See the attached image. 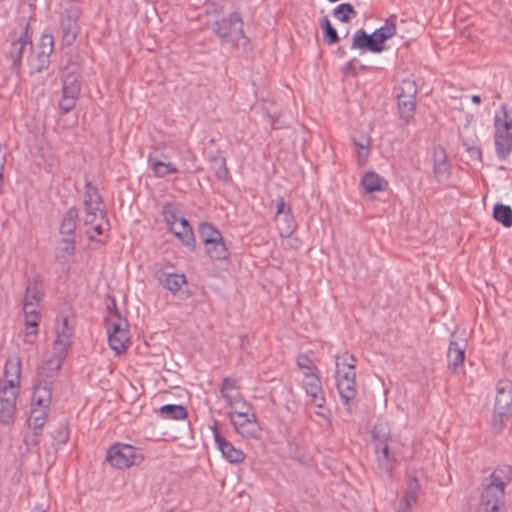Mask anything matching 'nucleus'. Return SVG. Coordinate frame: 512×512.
Returning a JSON list of instances; mask_svg holds the SVG:
<instances>
[{"label": "nucleus", "mask_w": 512, "mask_h": 512, "mask_svg": "<svg viewBox=\"0 0 512 512\" xmlns=\"http://www.w3.org/2000/svg\"><path fill=\"white\" fill-rule=\"evenodd\" d=\"M512 481V467L504 465L494 469L485 478L480 496V512H503L505 487Z\"/></svg>", "instance_id": "nucleus-1"}, {"label": "nucleus", "mask_w": 512, "mask_h": 512, "mask_svg": "<svg viewBox=\"0 0 512 512\" xmlns=\"http://www.w3.org/2000/svg\"><path fill=\"white\" fill-rule=\"evenodd\" d=\"M336 386L342 404L348 414H352L356 396L355 365L353 354H336Z\"/></svg>", "instance_id": "nucleus-2"}, {"label": "nucleus", "mask_w": 512, "mask_h": 512, "mask_svg": "<svg viewBox=\"0 0 512 512\" xmlns=\"http://www.w3.org/2000/svg\"><path fill=\"white\" fill-rule=\"evenodd\" d=\"M107 309L106 328L109 345L114 352H124L130 340L129 323L127 319L120 314L114 299H112L111 304L107 306Z\"/></svg>", "instance_id": "nucleus-3"}, {"label": "nucleus", "mask_w": 512, "mask_h": 512, "mask_svg": "<svg viewBox=\"0 0 512 512\" xmlns=\"http://www.w3.org/2000/svg\"><path fill=\"white\" fill-rule=\"evenodd\" d=\"M198 233L205 246V252L211 259H227L228 249L219 229L211 223L201 222L198 225Z\"/></svg>", "instance_id": "nucleus-4"}, {"label": "nucleus", "mask_w": 512, "mask_h": 512, "mask_svg": "<svg viewBox=\"0 0 512 512\" xmlns=\"http://www.w3.org/2000/svg\"><path fill=\"white\" fill-rule=\"evenodd\" d=\"M503 118L495 117V148L500 159H506L512 151V110L502 106Z\"/></svg>", "instance_id": "nucleus-5"}, {"label": "nucleus", "mask_w": 512, "mask_h": 512, "mask_svg": "<svg viewBox=\"0 0 512 512\" xmlns=\"http://www.w3.org/2000/svg\"><path fill=\"white\" fill-rule=\"evenodd\" d=\"M52 393L48 391L46 386L35 388L33 390L29 425L33 430H42L50 410Z\"/></svg>", "instance_id": "nucleus-6"}, {"label": "nucleus", "mask_w": 512, "mask_h": 512, "mask_svg": "<svg viewBox=\"0 0 512 512\" xmlns=\"http://www.w3.org/2000/svg\"><path fill=\"white\" fill-rule=\"evenodd\" d=\"M372 436L375 441V452L377 454L378 467L391 477L396 460L390 454L389 446L387 444L389 435L385 431V426L383 424L375 425L372 430Z\"/></svg>", "instance_id": "nucleus-7"}, {"label": "nucleus", "mask_w": 512, "mask_h": 512, "mask_svg": "<svg viewBox=\"0 0 512 512\" xmlns=\"http://www.w3.org/2000/svg\"><path fill=\"white\" fill-rule=\"evenodd\" d=\"M106 460L112 466L124 469L138 465L143 460V456L129 444L116 443L107 451Z\"/></svg>", "instance_id": "nucleus-8"}, {"label": "nucleus", "mask_w": 512, "mask_h": 512, "mask_svg": "<svg viewBox=\"0 0 512 512\" xmlns=\"http://www.w3.org/2000/svg\"><path fill=\"white\" fill-rule=\"evenodd\" d=\"M65 354H48L47 358L41 361L37 369V376L34 383V389L46 386L49 392L58 375Z\"/></svg>", "instance_id": "nucleus-9"}, {"label": "nucleus", "mask_w": 512, "mask_h": 512, "mask_svg": "<svg viewBox=\"0 0 512 512\" xmlns=\"http://www.w3.org/2000/svg\"><path fill=\"white\" fill-rule=\"evenodd\" d=\"M217 35L226 43L237 45L245 38L243 20L238 12H232L228 18L215 22Z\"/></svg>", "instance_id": "nucleus-10"}, {"label": "nucleus", "mask_w": 512, "mask_h": 512, "mask_svg": "<svg viewBox=\"0 0 512 512\" xmlns=\"http://www.w3.org/2000/svg\"><path fill=\"white\" fill-rule=\"evenodd\" d=\"M234 431L245 439L259 440L262 435V427L258 421L254 408L240 415H235L231 421Z\"/></svg>", "instance_id": "nucleus-11"}, {"label": "nucleus", "mask_w": 512, "mask_h": 512, "mask_svg": "<svg viewBox=\"0 0 512 512\" xmlns=\"http://www.w3.org/2000/svg\"><path fill=\"white\" fill-rule=\"evenodd\" d=\"M80 90V76L74 72L65 73L62 79V96L59 100V108L63 114L75 107Z\"/></svg>", "instance_id": "nucleus-12"}, {"label": "nucleus", "mask_w": 512, "mask_h": 512, "mask_svg": "<svg viewBox=\"0 0 512 512\" xmlns=\"http://www.w3.org/2000/svg\"><path fill=\"white\" fill-rule=\"evenodd\" d=\"M29 25L25 24L21 32L11 40L9 50L7 52L8 58L11 60V69L18 73L22 64L23 54L27 47L32 48V40L28 33Z\"/></svg>", "instance_id": "nucleus-13"}, {"label": "nucleus", "mask_w": 512, "mask_h": 512, "mask_svg": "<svg viewBox=\"0 0 512 512\" xmlns=\"http://www.w3.org/2000/svg\"><path fill=\"white\" fill-rule=\"evenodd\" d=\"M54 48V38L51 34H43L37 46L35 55L29 57V65L33 72L40 73L50 64V56Z\"/></svg>", "instance_id": "nucleus-14"}, {"label": "nucleus", "mask_w": 512, "mask_h": 512, "mask_svg": "<svg viewBox=\"0 0 512 512\" xmlns=\"http://www.w3.org/2000/svg\"><path fill=\"white\" fill-rule=\"evenodd\" d=\"M79 16L80 10L76 5H70L64 10L61 16L60 25L62 30V39L67 45H71L76 40L79 32Z\"/></svg>", "instance_id": "nucleus-15"}, {"label": "nucleus", "mask_w": 512, "mask_h": 512, "mask_svg": "<svg viewBox=\"0 0 512 512\" xmlns=\"http://www.w3.org/2000/svg\"><path fill=\"white\" fill-rule=\"evenodd\" d=\"M19 389L0 384V423L9 424L16 411Z\"/></svg>", "instance_id": "nucleus-16"}, {"label": "nucleus", "mask_w": 512, "mask_h": 512, "mask_svg": "<svg viewBox=\"0 0 512 512\" xmlns=\"http://www.w3.org/2000/svg\"><path fill=\"white\" fill-rule=\"evenodd\" d=\"M303 375V387L306 394L311 398V403L317 408H323L325 404V397L320 377L317 373L313 372H303Z\"/></svg>", "instance_id": "nucleus-17"}, {"label": "nucleus", "mask_w": 512, "mask_h": 512, "mask_svg": "<svg viewBox=\"0 0 512 512\" xmlns=\"http://www.w3.org/2000/svg\"><path fill=\"white\" fill-rule=\"evenodd\" d=\"M74 326L68 319L63 317L56 326V338L53 343L55 352H67L72 345Z\"/></svg>", "instance_id": "nucleus-18"}, {"label": "nucleus", "mask_w": 512, "mask_h": 512, "mask_svg": "<svg viewBox=\"0 0 512 512\" xmlns=\"http://www.w3.org/2000/svg\"><path fill=\"white\" fill-rule=\"evenodd\" d=\"M213 434L218 449L228 462L238 464L244 461V452L240 449H237L231 442L227 441L223 436H221L216 425L213 428Z\"/></svg>", "instance_id": "nucleus-19"}, {"label": "nucleus", "mask_w": 512, "mask_h": 512, "mask_svg": "<svg viewBox=\"0 0 512 512\" xmlns=\"http://www.w3.org/2000/svg\"><path fill=\"white\" fill-rule=\"evenodd\" d=\"M433 170L438 182L447 181L450 177L451 168L448 157L445 149L441 146H436L433 149Z\"/></svg>", "instance_id": "nucleus-20"}, {"label": "nucleus", "mask_w": 512, "mask_h": 512, "mask_svg": "<svg viewBox=\"0 0 512 512\" xmlns=\"http://www.w3.org/2000/svg\"><path fill=\"white\" fill-rule=\"evenodd\" d=\"M21 376V360L18 356L9 357L4 366V377L0 384L19 389Z\"/></svg>", "instance_id": "nucleus-21"}, {"label": "nucleus", "mask_w": 512, "mask_h": 512, "mask_svg": "<svg viewBox=\"0 0 512 512\" xmlns=\"http://www.w3.org/2000/svg\"><path fill=\"white\" fill-rule=\"evenodd\" d=\"M396 20L395 15H391L385 22V24L376 29L371 35L372 40L378 49H375V53H381L385 49V41L396 34Z\"/></svg>", "instance_id": "nucleus-22"}, {"label": "nucleus", "mask_w": 512, "mask_h": 512, "mask_svg": "<svg viewBox=\"0 0 512 512\" xmlns=\"http://www.w3.org/2000/svg\"><path fill=\"white\" fill-rule=\"evenodd\" d=\"M44 291L39 276H33L27 280L23 302H32L42 305Z\"/></svg>", "instance_id": "nucleus-23"}, {"label": "nucleus", "mask_w": 512, "mask_h": 512, "mask_svg": "<svg viewBox=\"0 0 512 512\" xmlns=\"http://www.w3.org/2000/svg\"><path fill=\"white\" fill-rule=\"evenodd\" d=\"M419 489L420 485L418 479L415 477L409 478L405 494L397 509L398 512H406L412 505L416 504Z\"/></svg>", "instance_id": "nucleus-24"}, {"label": "nucleus", "mask_w": 512, "mask_h": 512, "mask_svg": "<svg viewBox=\"0 0 512 512\" xmlns=\"http://www.w3.org/2000/svg\"><path fill=\"white\" fill-rule=\"evenodd\" d=\"M157 277L160 284L174 294L180 292L183 285H187L183 274L160 272Z\"/></svg>", "instance_id": "nucleus-25"}, {"label": "nucleus", "mask_w": 512, "mask_h": 512, "mask_svg": "<svg viewBox=\"0 0 512 512\" xmlns=\"http://www.w3.org/2000/svg\"><path fill=\"white\" fill-rule=\"evenodd\" d=\"M361 185L367 193L383 191L386 189L387 181L375 172H367L361 180Z\"/></svg>", "instance_id": "nucleus-26"}, {"label": "nucleus", "mask_w": 512, "mask_h": 512, "mask_svg": "<svg viewBox=\"0 0 512 512\" xmlns=\"http://www.w3.org/2000/svg\"><path fill=\"white\" fill-rule=\"evenodd\" d=\"M399 115L402 120L408 122L413 118L416 108V97H406V95H396Z\"/></svg>", "instance_id": "nucleus-27"}, {"label": "nucleus", "mask_w": 512, "mask_h": 512, "mask_svg": "<svg viewBox=\"0 0 512 512\" xmlns=\"http://www.w3.org/2000/svg\"><path fill=\"white\" fill-rule=\"evenodd\" d=\"M171 230L179 237L184 244H189L192 239V227L189 221L184 217L177 220H171Z\"/></svg>", "instance_id": "nucleus-28"}, {"label": "nucleus", "mask_w": 512, "mask_h": 512, "mask_svg": "<svg viewBox=\"0 0 512 512\" xmlns=\"http://www.w3.org/2000/svg\"><path fill=\"white\" fill-rule=\"evenodd\" d=\"M276 226L281 237H289L296 228V222L291 213L290 208H287L286 213L279 218H275Z\"/></svg>", "instance_id": "nucleus-29"}, {"label": "nucleus", "mask_w": 512, "mask_h": 512, "mask_svg": "<svg viewBox=\"0 0 512 512\" xmlns=\"http://www.w3.org/2000/svg\"><path fill=\"white\" fill-rule=\"evenodd\" d=\"M351 48L364 49L372 53H375V49H378L373 43L372 35H368L363 29H359L355 32L352 39Z\"/></svg>", "instance_id": "nucleus-30"}, {"label": "nucleus", "mask_w": 512, "mask_h": 512, "mask_svg": "<svg viewBox=\"0 0 512 512\" xmlns=\"http://www.w3.org/2000/svg\"><path fill=\"white\" fill-rule=\"evenodd\" d=\"M78 212L76 208H70L64 215L60 225V233L66 235L67 238H74V231L76 229V221Z\"/></svg>", "instance_id": "nucleus-31"}, {"label": "nucleus", "mask_w": 512, "mask_h": 512, "mask_svg": "<svg viewBox=\"0 0 512 512\" xmlns=\"http://www.w3.org/2000/svg\"><path fill=\"white\" fill-rule=\"evenodd\" d=\"M226 406L229 407L227 415L229 417L230 422L234 420L235 415H240L245 411L253 408L252 404L246 401L242 395L233 398L231 401H227Z\"/></svg>", "instance_id": "nucleus-32"}, {"label": "nucleus", "mask_w": 512, "mask_h": 512, "mask_svg": "<svg viewBox=\"0 0 512 512\" xmlns=\"http://www.w3.org/2000/svg\"><path fill=\"white\" fill-rule=\"evenodd\" d=\"M493 218L505 228L512 227V208L502 203L495 204L493 208Z\"/></svg>", "instance_id": "nucleus-33"}, {"label": "nucleus", "mask_w": 512, "mask_h": 512, "mask_svg": "<svg viewBox=\"0 0 512 512\" xmlns=\"http://www.w3.org/2000/svg\"><path fill=\"white\" fill-rule=\"evenodd\" d=\"M353 143L358 148L357 158L360 164L366 162L369 156L371 139L367 134H359L353 137Z\"/></svg>", "instance_id": "nucleus-34"}, {"label": "nucleus", "mask_w": 512, "mask_h": 512, "mask_svg": "<svg viewBox=\"0 0 512 512\" xmlns=\"http://www.w3.org/2000/svg\"><path fill=\"white\" fill-rule=\"evenodd\" d=\"M160 416L165 419L180 420L187 417L188 412L182 405L167 404L159 409Z\"/></svg>", "instance_id": "nucleus-35"}, {"label": "nucleus", "mask_w": 512, "mask_h": 512, "mask_svg": "<svg viewBox=\"0 0 512 512\" xmlns=\"http://www.w3.org/2000/svg\"><path fill=\"white\" fill-rule=\"evenodd\" d=\"M42 305L34 304L32 302H23V313L25 322L32 326L36 325V321L41 320Z\"/></svg>", "instance_id": "nucleus-36"}, {"label": "nucleus", "mask_w": 512, "mask_h": 512, "mask_svg": "<svg viewBox=\"0 0 512 512\" xmlns=\"http://www.w3.org/2000/svg\"><path fill=\"white\" fill-rule=\"evenodd\" d=\"M84 204L85 210H91L94 207H103L102 198L98 189L93 187L90 183L86 184Z\"/></svg>", "instance_id": "nucleus-37"}, {"label": "nucleus", "mask_w": 512, "mask_h": 512, "mask_svg": "<svg viewBox=\"0 0 512 512\" xmlns=\"http://www.w3.org/2000/svg\"><path fill=\"white\" fill-rule=\"evenodd\" d=\"M220 391L225 402L241 395L237 382L229 377L223 378Z\"/></svg>", "instance_id": "nucleus-38"}, {"label": "nucleus", "mask_w": 512, "mask_h": 512, "mask_svg": "<svg viewBox=\"0 0 512 512\" xmlns=\"http://www.w3.org/2000/svg\"><path fill=\"white\" fill-rule=\"evenodd\" d=\"M512 405V395L510 390L505 387H497V395L495 398V410H508Z\"/></svg>", "instance_id": "nucleus-39"}, {"label": "nucleus", "mask_w": 512, "mask_h": 512, "mask_svg": "<svg viewBox=\"0 0 512 512\" xmlns=\"http://www.w3.org/2000/svg\"><path fill=\"white\" fill-rule=\"evenodd\" d=\"M321 29L323 30L324 40L329 45H333L339 41V36L336 29L331 25L327 16L321 18Z\"/></svg>", "instance_id": "nucleus-40"}, {"label": "nucleus", "mask_w": 512, "mask_h": 512, "mask_svg": "<svg viewBox=\"0 0 512 512\" xmlns=\"http://www.w3.org/2000/svg\"><path fill=\"white\" fill-rule=\"evenodd\" d=\"M357 12L350 3H341L333 10V15L341 22H349L352 17H355Z\"/></svg>", "instance_id": "nucleus-41"}, {"label": "nucleus", "mask_w": 512, "mask_h": 512, "mask_svg": "<svg viewBox=\"0 0 512 512\" xmlns=\"http://www.w3.org/2000/svg\"><path fill=\"white\" fill-rule=\"evenodd\" d=\"M396 95H406V97H411L417 95V85L416 82L411 78H404L398 87L395 88Z\"/></svg>", "instance_id": "nucleus-42"}, {"label": "nucleus", "mask_w": 512, "mask_h": 512, "mask_svg": "<svg viewBox=\"0 0 512 512\" xmlns=\"http://www.w3.org/2000/svg\"><path fill=\"white\" fill-rule=\"evenodd\" d=\"M468 348L467 339L463 334L452 333L448 347V352H466Z\"/></svg>", "instance_id": "nucleus-43"}, {"label": "nucleus", "mask_w": 512, "mask_h": 512, "mask_svg": "<svg viewBox=\"0 0 512 512\" xmlns=\"http://www.w3.org/2000/svg\"><path fill=\"white\" fill-rule=\"evenodd\" d=\"M213 168L215 170L218 179L227 182L230 179L229 170L226 166V160L224 157H216L213 159Z\"/></svg>", "instance_id": "nucleus-44"}, {"label": "nucleus", "mask_w": 512, "mask_h": 512, "mask_svg": "<svg viewBox=\"0 0 512 512\" xmlns=\"http://www.w3.org/2000/svg\"><path fill=\"white\" fill-rule=\"evenodd\" d=\"M149 164L157 177H163L173 171L170 163L157 160L153 157L149 158Z\"/></svg>", "instance_id": "nucleus-45"}, {"label": "nucleus", "mask_w": 512, "mask_h": 512, "mask_svg": "<svg viewBox=\"0 0 512 512\" xmlns=\"http://www.w3.org/2000/svg\"><path fill=\"white\" fill-rule=\"evenodd\" d=\"M86 216L84 218L85 225H93L106 218V211L104 207H94L91 210H85Z\"/></svg>", "instance_id": "nucleus-46"}, {"label": "nucleus", "mask_w": 512, "mask_h": 512, "mask_svg": "<svg viewBox=\"0 0 512 512\" xmlns=\"http://www.w3.org/2000/svg\"><path fill=\"white\" fill-rule=\"evenodd\" d=\"M75 241L74 238H64L58 247V256L61 258H67L74 254Z\"/></svg>", "instance_id": "nucleus-47"}, {"label": "nucleus", "mask_w": 512, "mask_h": 512, "mask_svg": "<svg viewBox=\"0 0 512 512\" xmlns=\"http://www.w3.org/2000/svg\"><path fill=\"white\" fill-rule=\"evenodd\" d=\"M297 366L302 369L303 372H318L314 362L306 354H299L297 357Z\"/></svg>", "instance_id": "nucleus-48"}, {"label": "nucleus", "mask_w": 512, "mask_h": 512, "mask_svg": "<svg viewBox=\"0 0 512 512\" xmlns=\"http://www.w3.org/2000/svg\"><path fill=\"white\" fill-rule=\"evenodd\" d=\"M53 439L57 445H64L69 440V429L67 425L61 424L58 428L53 432Z\"/></svg>", "instance_id": "nucleus-49"}, {"label": "nucleus", "mask_w": 512, "mask_h": 512, "mask_svg": "<svg viewBox=\"0 0 512 512\" xmlns=\"http://www.w3.org/2000/svg\"><path fill=\"white\" fill-rule=\"evenodd\" d=\"M41 430H34L32 434H26L24 436V444L26 446L25 451L29 452L32 447L37 446L40 441Z\"/></svg>", "instance_id": "nucleus-50"}, {"label": "nucleus", "mask_w": 512, "mask_h": 512, "mask_svg": "<svg viewBox=\"0 0 512 512\" xmlns=\"http://www.w3.org/2000/svg\"><path fill=\"white\" fill-rule=\"evenodd\" d=\"M465 355L466 354H455V357L453 358L452 361L449 362V369H451V371L453 373H456L458 368L461 367L464 363V360H465Z\"/></svg>", "instance_id": "nucleus-51"}, {"label": "nucleus", "mask_w": 512, "mask_h": 512, "mask_svg": "<svg viewBox=\"0 0 512 512\" xmlns=\"http://www.w3.org/2000/svg\"><path fill=\"white\" fill-rule=\"evenodd\" d=\"M274 202H275V205H276L275 218H279L281 215H283L287 211L286 203H285V201H284V199L282 197H279Z\"/></svg>", "instance_id": "nucleus-52"}, {"label": "nucleus", "mask_w": 512, "mask_h": 512, "mask_svg": "<svg viewBox=\"0 0 512 512\" xmlns=\"http://www.w3.org/2000/svg\"><path fill=\"white\" fill-rule=\"evenodd\" d=\"M467 152L469 153L470 157L475 160L481 161L482 159V152L481 149L478 146H468Z\"/></svg>", "instance_id": "nucleus-53"}, {"label": "nucleus", "mask_w": 512, "mask_h": 512, "mask_svg": "<svg viewBox=\"0 0 512 512\" xmlns=\"http://www.w3.org/2000/svg\"><path fill=\"white\" fill-rule=\"evenodd\" d=\"M107 225H108V223H107V220L105 218L102 221L97 222V223H95V224H93L91 226H92V229H93V231L95 232L96 235H102L104 233Z\"/></svg>", "instance_id": "nucleus-54"}, {"label": "nucleus", "mask_w": 512, "mask_h": 512, "mask_svg": "<svg viewBox=\"0 0 512 512\" xmlns=\"http://www.w3.org/2000/svg\"><path fill=\"white\" fill-rule=\"evenodd\" d=\"M494 413V425L499 422L501 426L508 418L506 410H494Z\"/></svg>", "instance_id": "nucleus-55"}, {"label": "nucleus", "mask_w": 512, "mask_h": 512, "mask_svg": "<svg viewBox=\"0 0 512 512\" xmlns=\"http://www.w3.org/2000/svg\"><path fill=\"white\" fill-rule=\"evenodd\" d=\"M19 337L22 338V341L26 344L34 343L37 338L36 333H22Z\"/></svg>", "instance_id": "nucleus-56"}, {"label": "nucleus", "mask_w": 512, "mask_h": 512, "mask_svg": "<svg viewBox=\"0 0 512 512\" xmlns=\"http://www.w3.org/2000/svg\"><path fill=\"white\" fill-rule=\"evenodd\" d=\"M182 215L179 213L173 212V211H166L165 212V218L168 223V225L171 227V220H177L181 218Z\"/></svg>", "instance_id": "nucleus-57"}, {"label": "nucleus", "mask_w": 512, "mask_h": 512, "mask_svg": "<svg viewBox=\"0 0 512 512\" xmlns=\"http://www.w3.org/2000/svg\"><path fill=\"white\" fill-rule=\"evenodd\" d=\"M39 323H40V321H36V325L32 326L25 322V329L22 333H36V335H37Z\"/></svg>", "instance_id": "nucleus-58"}, {"label": "nucleus", "mask_w": 512, "mask_h": 512, "mask_svg": "<svg viewBox=\"0 0 512 512\" xmlns=\"http://www.w3.org/2000/svg\"><path fill=\"white\" fill-rule=\"evenodd\" d=\"M356 61L357 59L353 58L349 62H347L344 66L345 71H352L354 69Z\"/></svg>", "instance_id": "nucleus-59"}, {"label": "nucleus", "mask_w": 512, "mask_h": 512, "mask_svg": "<svg viewBox=\"0 0 512 512\" xmlns=\"http://www.w3.org/2000/svg\"><path fill=\"white\" fill-rule=\"evenodd\" d=\"M270 119H271V127L272 129H278L280 126H279V121H278V117H276L275 115H269Z\"/></svg>", "instance_id": "nucleus-60"}, {"label": "nucleus", "mask_w": 512, "mask_h": 512, "mask_svg": "<svg viewBox=\"0 0 512 512\" xmlns=\"http://www.w3.org/2000/svg\"><path fill=\"white\" fill-rule=\"evenodd\" d=\"M5 162H6L5 155L0 153V175H2V176H3V169H4Z\"/></svg>", "instance_id": "nucleus-61"}, {"label": "nucleus", "mask_w": 512, "mask_h": 512, "mask_svg": "<svg viewBox=\"0 0 512 512\" xmlns=\"http://www.w3.org/2000/svg\"><path fill=\"white\" fill-rule=\"evenodd\" d=\"M471 100H472V102L474 104H480L481 103V97L479 95H473Z\"/></svg>", "instance_id": "nucleus-62"}, {"label": "nucleus", "mask_w": 512, "mask_h": 512, "mask_svg": "<svg viewBox=\"0 0 512 512\" xmlns=\"http://www.w3.org/2000/svg\"><path fill=\"white\" fill-rule=\"evenodd\" d=\"M337 54H338L339 56H344V55L346 54V51L344 50V48L339 47V48L337 49Z\"/></svg>", "instance_id": "nucleus-63"}, {"label": "nucleus", "mask_w": 512, "mask_h": 512, "mask_svg": "<svg viewBox=\"0 0 512 512\" xmlns=\"http://www.w3.org/2000/svg\"><path fill=\"white\" fill-rule=\"evenodd\" d=\"M33 512H45V510L41 507H36Z\"/></svg>", "instance_id": "nucleus-64"}]
</instances>
